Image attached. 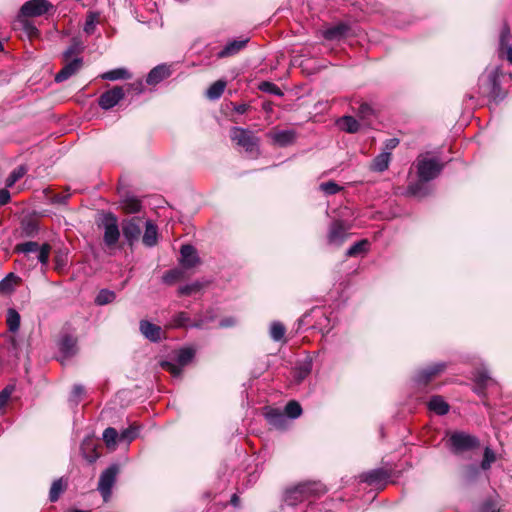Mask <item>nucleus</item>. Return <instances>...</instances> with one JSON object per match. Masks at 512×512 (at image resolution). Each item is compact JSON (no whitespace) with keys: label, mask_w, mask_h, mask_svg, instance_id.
Listing matches in <instances>:
<instances>
[{"label":"nucleus","mask_w":512,"mask_h":512,"mask_svg":"<svg viewBox=\"0 0 512 512\" xmlns=\"http://www.w3.org/2000/svg\"><path fill=\"white\" fill-rule=\"evenodd\" d=\"M14 252L23 254V258L19 261L20 263L28 265L29 268H34L37 263H40L42 271H46L49 263L51 245L48 243L39 245L35 241H26L18 243L14 248Z\"/></svg>","instance_id":"f257e3e1"},{"label":"nucleus","mask_w":512,"mask_h":512,"mask_svg":"<svg viewBox=\"0 0 512 512\" xmlns=\"http://www.w3.org/2000/svg\"><path fill=\"white\" fill-rule=\"evenodd\" d=\"M325 487L319 482H305L299 483L296 486L286 489L282 510L286 507H295L304 501L310 500L312 497H317L325 493Z\"/></svg>","instance_id":"f03ea898"},{"label":"nucleus","mask_w":512,"mask_h":512,"mask_svg":"<svg viewBox=\"0 0 512 512\" xmlns=\"http://www.w3.org/2000/svg\"><path fill=\"white\" fill-rule=\"evenodd\" d=\"M417 175L421 181H431L436 178L443 169V164L435 157L419 155L416 160Z\"/></svg>","instance_id":"7ed1b4c3"},{"label":"nucleus","mask_w":512,"mask_h":512,"mask_svg":"<svg viewBox=\"0 0 512 512\" xmlns=\"http://www.w3.org/2000/svg\"><path fill=\"white\" fill-rule=\"evenodd\" d=\"M99 226L103 228L104 244L107 247L115 246L120 239V230L117 217L111 212L103 213Z\"/></svg>","instance_id":"20e7f679"},{"label":"nucleus","mask_w":512,"mask_h":512,"mask_svg":"<svg viewBox=\"0 0 512 512\" xmlns=\"http://www.w3.org/2000/svg\"><path fill=\"white\" fill-rule=\"evenodd\" d=\"M195 355V350L192 348H182L177 352L176 361H162L161 367L168 371L174 378H180L182 374V367L192 361Z\"/></svg>","instance_id":"39448f33"},{"label":"nucleus","mask_w":512,"mask_h":512,"mask_svg":"<svg viewBox=\"0 0 512 512\" xmlns=\"http://www.w3.org/2000/svg\"><path fill=\"white\" fill-rule=\"evenodd\" d=\"M230 136L237 145L243 147L247 152L254 153L258 151V139L251 131L239 127H233L231 129Z\"/></svg>","instance_id":"423d86ee"},{"label":"nucleus","mask_w":512,"mask_h":512,"mask_svg":"<svg viewBox=\"0 0 512 512\" xmlns=\"http://www.w3.org/2000/svg\"><path fill=\"white\" fill-rule=\"evenodd\" d=\"M118 471V466L113 464L105 469L100 475L98 490L102 495L104 502H108L111 497L112 488L116 482Z\"/></svg>","instance_id":"0eeeda50"},{"label":"nucleus","mask_w":512,"mask_h":512,"mask_svg":"<svg viewBox=\"0 0 512 512\" xmlns=\"http://www.w3.org/2000/svg\"><path fill=\"white\" fill-rule=\"evenodd\" d=\"M52 9L53 5L48 0H29L21 6L18 18L39 17Z\"/></svg>","instance_id":"6e6552de"},{"label":"nucleus","mask_w":512,"mask_h":512,"mask_svg":"<svg viewBox=\"0 0 512 512\" xmlns=\"http://www.w3.org/2000/svg\"><path fill=\"white\" fill-rule=\"evenodd\" d=\"M449 444L454 453H459L478 447L479 440L477 437L464 432H454L449 438Z\"/></svg>","instance_id":"1a4fd4ad"},{"label":"nucleus","mask_w":512,"mask_h":512,"mask_svg":"<svg viewBox=\"0 0 512 512\" xmlns=\"http://www.w3.org/2000/svg\"><path fill=\"white\" fill-rule=\"evenodd\" d=\"M350 227L344 221H333L328 229L327 242L331 246L340 247L349 237Z\"/></svg>","instance_id":"9d476101"},{"label":"nucleus","mask_w":512,"mask_h":512,"mask_svg":"<svg viewBox=\"0 0 512 512\" xmlns=\"http://www.w3.org/2000/svg\"><path fill=\"white\" fill-rule=\"evenodd\" d=\"M141 219L139 217H132L122 221V232L126 242L129 246H133L141 235Z\"/></svg>","instance_id":"9b49d317"},{"label":"nucleus","mask_w":512,"mask_h":512,"mask_svg":"<svg viewBox=\"0 0 512 512\" xmlns=\"http://www.w3.org/2000/svg\"><path fill=\"white\" fill-rule=\"evenodd\" d=\"M125 96V91L120 86H114L112 89L102 93L98 99V104L103 110H109L116 106Z\"/></svg>","instance_id":"f8f14e48"},{"label":"nucleus","mask_w":512,"mask_h":512,"mask_svg":"<svg viewBox=\"0 0 512 512\" xmlns=\"http://www.w3.org/2000/svg\"><path fill=\"white\" fill-rule=\"evenodd\" d=\"M389 478L390 473L383 468L373 469L360 475L361 482L378 488L385 486Z\"/></svg>","instance_id":"ddd939ff"},{"label":"nucleus","mask_w":512,"mask_h":512,"mask_svg":"<svg viewBox=\"0 0 512 512\" xmlns=\"http://www.w3.org/2000/svg\"><path fill=\"white\" fill-rule=\"evenodd\" d=\"M83 65V59L76 57L71 61H67L64 67L55 75L56 82H63L77 73Z\"/></svg>","instance_id":"4468645a"},{"label":"nucleus","mask_w":512,"mask_h":512,"mask_svg":"<svg viewBox=\"0 0 512 512\" xmlns=\"http://www.w3.org/2000/svg\"><path fill=\"white\" fill-rule=\"evenodd\" d=\"M264 416L268 423L276 429H284L287 426V417L284 411L278 408L266 407Z\"/></svg>","instance_id":"2eb2a0df"},{"label":"nucleus","mask_w":512,"mask_h":512,"mask_svg":"<svg viewBox=\"0 0 512 512\" xmlns=\"http://www.w3.org/2000/svg\"><path fill=\"white\" fill-rule=\"evenodd\" d=\"M445 369L444 363H437L420 370L415 376V382L419 385H427L438 373Z\"/></svg>","instance_id":"dca6fc26"},{"label":"nucleus","mask_w":512,"mask_h":512,"mask_svg":"<svg viewBox=\"0 0 512 512\" xmlns=\"http://www.w3.org/2000/svg\"><path fill=\"white\" fill-rule=\"evenodd\" d=\"M509 39L510 29L507 25H504L499 40V57L506 58L512 63V45L509 43Z\"/></svg>","instance_id":"f3484780"},{"label":"nucleus","mask_w":512,"mask_h":512,"mask_svg":"<svg viewBox=\"0 0 512 512\" xmlns=\"http://www.w3.org/2000/svg\"><path fill=\"white\" fill-rule=\"evenodd\" d=\"M141 333L150 341L158 342L162 338V329L147 320H141L139 323Z\"/></svg>","instance_id":"a211bd4d"},{"label":"nucleus","mask_w":512,"mask_h":512,"mask_svg":"<svg viewBox=\"0 0 512 512\" xmlns=\"http://www.w3.org/2000/svg\"><path fill=\"white\" fill-rule=\"evenodd\" d=\"M171 75L170 67L166 64H160L154 67L146 77L148 85H156Z\"/></svg>","instance_id":"6ab92c4d"},{"label":"nucleus","mask_w":512,"mask_h":512,"mask_svg":"<svg viewBox=\"0 0 512 512\" xmlns=\"http://www.w3.org/2000/svg\"><path fill=\"white\" fill-rule=\"evenodd\" d=\"M499 74L500 68L496 67L488 76V82L490 86L489 97L495 102H498L504 98V95L501 94V87L498 82Z\"/></svg>","instance_id":"aec40b11"},{"label":"nucleus","mask_w":512,"mask_h":512,"mask_svg":"<svg viewBox=\"0 0 512 512\" xmlns=\"http://www.w3.org/2000/svg\"><path fill=\"white\" fill-rule=\"evenodd\" d=\"M142 243L144 246L149 248L156 246L158 243V228L151 220H147L145 222V231L142 236Z\"/></svg>","instance_id":"412c9836"},{"label":"nucleus","mask_w":512,"mask_h":512,"mask_svg":"<svg viewBox=\"0 0 512 512\" xmlns=\"http://www.w3.org/2000/svg\"><path fill=\"white\" fill-rule=\"evenodd\" d=\"M248 39L232 40L228 42L221 51L218 52V58H226L239 53L247 44Z\"/></svg>","instance_id":"4be33fe9"},{"label":"nucleus","mask_w":512,"mask_h":512,"mask_svg":"<svg viewBox=\"0 0 512 512\" xmlns=\"http://www.w3.org/2000/svg\"><path fill=\"white\" fill-rule=\"evenodd\" d=\"M180 255V262L185 268H191L195 266L198 261L196 250L191 245H183L180 249Z\"/></svg>","instance_id":"5701e85b"},{"label":"nucleus","mask_w":512,"mask_h":512,"mask_svg":"<svg viewBox=\"0 0 512 512\" xmlns=\"http://www.w3.org/2000/svg\"><path fill=\"white\" fill-rule=\"evenodd\" d=\"M274 143L281 147L288 146L295 141L296 133L293 130H280L270 134Z\"/></svg>","instance_id":"b1692460"},{"label":"nucleus","mask_w":512,"mask_h":512,"mask_svg":"<svg viewBox=\"0 0 512 512\" xmlns=\"http://www.w3.org/2000/svg\"><path fill=\"white\" fill-rule=\"evenodd\" d=\"M59 350L62 354V358H70L77 352L76 339L71 336H64L59 343Z\"/></svg>","instance_id":"393cba45"},{"label":"nucleus","mask_w":512,"mask_h":512,"mask_svg":"<svg viewBox=\"0 0 512 512\" xmlns=\"http://www.w3.org/2000/svg\"><path fill=\"white\" fill-rule=\"evenodd\" d=\"M348 26L340 23L323 31V37L327 40H338L347 34Z\"/></svg>","instance_id":"a878e982"},{"label":"nucleus","mask_w":512,"mask_h":512,"mask_svg":"<svg viewBox=\"0 0 512 512\" xmlns=\"http://www.w3.org/2000/svg\"><path fill=\"white\" fill-rule=\"evenodd\" d=\"M338 127L347 133H356L360 129V123L352 116H343L337 120Z\"/></svg>","instance_id":"bb28decb"},{"label":"nucleus","mask_w":512,"mask_h":512,"mask_svg":"<svg viewBox=\"0 0 512 512\" xmlns=\"http://www.w3.org/2000/svg\"><path fill=\"white\" fill-rule=\"evenodd\" d=\"M100 77L108 81L127 80L131 78V74L126 68H116L102 73Z\"/></svg>","instance_id":"cd10ccee"},{"label":"nucleus","mask_w":512,"mask_h":512,"mask_svg":"<svg viewBox=\"0 0 512 512\" xmlns=\"http://www.w3.org/2000/svg\"><path fill=\"white\" fill-rule=\"evenodd\" d=\"M285 334L286 328L281 322L273 321L270 324L269 335L273 341L286 343Z\"/></svg>","instance_id":"c85d7f7f"},{"label":"nucleus","mask_w":512,"mask_h":512,"mask_svg":"<svg viewBox=\"0 0 512 512\" xmlns=\"http://www.w3.org/2000/svg\"><path fill=\"white\" fill-rule=\"evenodd\" d=\"M391 159V153L384 151L377 155L372 162V170L377 172H383L388 169Z\"/></svg>","instance_id":"c756f323"},{"label":"nucleus","mask_w":512,"mask_h":512,"mask_svg":"<svg viewBox=\"0 0 512 512\" xmlns=\"http://www.w3.org/2000/svg\"><path fill=\"white\" fill-rule=\"evenodd\" d=\"M428 407L438 415H445L449 411V405L441 396H433L428 402Z\"/></svg>","instance_id":"7c9ffc66"},{"label":"nucleus","mask_w":512,"mask_h":512,"mask_svg":"<svg viewBox=\"0 0 512 512\" xmlns=\"http://www.w3.org/2000/svg\"><path fill=\"white\" fill-rule=\"evenodd\" d=\"M121 207L126 213L134 214L141 210L142 204L138 198L134 196H127L121 201Z\"/></svg>","instance_id":"2f4dec72"},{"label":"nucleus","mask_w":512,"mask_h":512,"mask_svg":"<svg viewBox=\"0 0 512 512\" xmlns=\"http://www.w3.org/2000/svg\"><path fill=\"white\" fill-rule=\"evenodd\" d=\"M84 49L82 40L78 37H74L69 47L63 52V58L65 61L70 60L73 55H79Z\"/></svg>","instance_id":"473e14b6"},{"label":"nucleus","mask_w":512,"mask_h":512,"mask_svg":"<svg viewBox=\"0 0 512 512\" xmlns=\"http://www.w3.org/2000/svg\"><path fill=\"white\" fill-rule=\"evenodd\" d=\"M190 316L187 312L181 311L175 314L170 322L172 328H189L190 327Z\"/></svg>","instance_id":"72a5a7b5"},{"label":"nucleus","mask_w":512,"mask_h":512,"mask_svg":"<svg viewBox=\"0 0 512 512\" xmlns=\"http://www.w3.org/2000/svg\"><path fill=\"white\" fill-rule=\"evenodd\" d=\"M226 87V82L223 80H218L214 82L207 90L206 95L211 100L219 99Z\"/></svg>","instance_id":"f704fd0d"},{"label":"nucleus","mask_w":512,"mask_h":512,"mask_svg":"<svg viewBox=\"0 0 512 512\" xmlns=\"http://www.w3.org/2000/svg\"><path fill=\"white\" fill-rule=\"evenodd\" d=\"M311 363L305 362L297 366L293 371V378L296 383H301L311 373Z\"/></svg>","instance_id":"c9c22d12"},{"label":"nucleus","mask_w":512,"mask_h":512,"mask_svg":"<svg viewBox=\"0 0 512 512\" xmlns=\"http://www.w3.org/2000/svg\"><path fill=\"white\" fill-rule=\"evenodd\" d=\"M116 298V294L114 291L108 290V289H102L99 291L95 298V303L97 305H106L109 303H112Z\"/></svg>","instance_id":"e433bc0d"},{"label":"nucleus","mask_w":512,"mask_h":512,"mask_svg":"<svg viewBox=\"0 0 512 512\" xmlns=\"http://www.w3.org/2000/svg\"><path fill=\"white\" fill-rule=\"evenodd\" d=\"M65 490V484L62 478L55 480L50 488L49 499L51 502H55L59 499L60 495Z\"/></svg>","instance_id":"4c0bfd02"},{"label":"nucleus","mask_w":512,"mask_h":512,"mask_svg":"<svg viewBox=\"0 0 512 512\" xmlns=\"http://www.w3.org/2000/svg\"><path fill=\"white\" fill-rule=\"evenodd\" d=\"M369 242L367 240H360L354 243L349 249L346 251L347 257H355L361 253H364L368 250Z\"/></svg>","instance_id":"58836bf2"},{"label":"nucleus","mask_w":512,"mask_h":512,"mask_svg":"<svg viewBox=\"0 0 512 512\" xmlns=\"http://www.w3.org/2000/svg\"><path fill=\"white\" fill-rule=\"evenodd\" d=\"M7 325L11 332H17L20 327V315L14 309H9L7 313Z\"/></svg>","instance_id":"ea45409f"},{"label":"nucleus","mask_w":512,"mask_h":512,"mask_svg":"<svg viewBox=\"0 0 512 512\" xmlns=\"http://www.w3.org/2000/svg\"><path fill=\"white\" fill-rule=\"evenodd\" d=\"M27 172V168L24 165H20L11 171L6 179V186L12 187L19 179H21Z\"/></svg>","instance_id":"a19ab883"},{"label":"nucleus","mask_w":512,"mask_h":512,"mask_svg":"<svg viewBox=\"0 0 512 512\" xmlns=\"http://www.w3.org/2000/svg\"><path fill=\"white\" fill-rule=\"evenodd\" d=\"M19 278L13 274L9 273L4 279L0 281V292L1 293H9L13 290L14 285L17 283Z\"/></svg>","instance_id":"79ce46f5"},{"label":"nucleus","mask_w":512,"mask_h":512,"mask_svg":"<svg viewBox=\"0 0 512 512\" xmlns=\"http://www.w3.org/2000/svg\"><path fill=\"white\" fill-rule=\"evenodd\" d=\"M285 416L290 419H296L302 414V408L297 401H290L284 409Z\"/></svg>","instance_id":"37998d69"},{"label":"nucleus","mask_w":512,"mask_h":512,"mask_svg":"<svg viewBox=\"0 0 512 512\" xmlns=\"http://www.w3.org/2000/svg\"><path fill=\"white\" fill-rule=\"evenodd\" d=\"M425 182L426 181H421L419 179L418 182L409 184L407 188V193L416 197H422L427 195L426 187L424 184Z\"/></svg>","instance_id":"c03bdc74"},{"label":"nucleus","mask_w":512,"mask_h":512,"mask_svg":"<svg viewBox=\"0 0 512 512\" xmlns=\"http://www.w3.org/2000/svg\"><path fill=\"white\" fill-rule=\"evenodd\" d=\"M103 440L106 443L107 447H114L117 440H119V434L117 430L113 427H108L103 432Z\"/></svg>","instance_id":"a18cd8bd"},{"label":"nucleus","mask_w":512,"mask_h":512,"mask_svg":"<svg viewBox=\"0 0 512 512\" xmlns=\"http://www.w3.org/2000/svg\"><path fill=\"white\" fill-rule=\"evenodd\" d=\"M98 15L95 13H89L86 17L83 30L86 34L92 35L95 32L96 25L98 23Z\"/></svg>","instance_id":"49530a36"},{"label":"nucleus","mask_w":512,"mask_h":512,"mask_svg":"<svg viewBox=\"0 0 512 512\" xmlns=\"http://www.w3.org/2000/svg\"><path fill=\"white\" fill-rule=\"evenodd\" d=\"M183 275L184 272L181 269L175 268L169 270L163 275V282L171 285L176 281L180 280L183 277Z\"/></svg>","instance_id":"de8ad7c7"},{"label":"nucleus","mask_w":512,"mask_h":512,"mask_svg":"<svg viewBox=\"0 0 512 512\" xmlns=\"http://www.w3.org/2000/svg\"><path fill=\"white\" fill-rule=\"evenodd\" d=\"M138 436V428L136 426H130L121 431L119 434V441L130 443Z\"/></svg>","instance_id":"09e8293b"},{"label":"nucleus","mask_w":512,"mask_h":512,"mask_svg":"<svg viewBox=\"0 0 512 512\" xmlns=\"http://www.w3.org/2000/svg\"><path fill=\"white\" fill-rule=\"evenodd\" d=\"M202 287H203L202 283H200L199 281H195L193 283L180 286L178 289V293L180 295L189 296V295H192L193 293L200 291L202 289Z\"/></svg>","instance_id":"8fccbe9b"},{"label":"nucleus","mask_w":512,"mask_h":512,"mask_svg":"<svg viewBox=\"0 0 512 512\" xmlns=\"http://www.w3.org/2000/svg\"><path fill=\"white\" fill-rule=\"evenodd\" d=\"M320 190L323 191L326 195H335L342 188L334 181L323 182L319 186Z\"/></svg>","instance_id":"3c124183"},{"label":"nucleus","mask_w":512,"mask_h":512,"mask_svg":"<svg viewBox=\"0 0 512 512\" xmlns=\"http://www.w3.org/2000/svg\"><path fill=\"white\" fill-rule=\"evenodd\" d=\"M259 87L264 92H267V93H270V94H273L276 96H283L282 90L276 84H274L272 82H268V81L262 82Z\"/></svg>","instance_id":"603ef678"},{"label":"nucleus","mask_w":512,"mask_h":512,"mask_svg":"<svg viewBox=\"0 0 512 512\" xmlns=\"http://www.w3.org/2000/svg\"><path fill=\"white\" fill-rule=\"evenodd\" d=\"M495 454L490 448H486L484 451V457L481 462V468L483 470H488L491 467V464L495 461Z\"/></svg>","instance_id":"864d4df0"},{"label":"nucleus","mask_w":512,"mask_h":512,"mask_svg":"<svg viewBox=\"0 0 512 512\" xmlns=\"http://www.w3.org/2000/svg\"><path fill=\"white\" fill-rule=\"evenodd\" d=\"M83 394H84V387L80 384H76L73 386L69 401L72 402L74 405H77Z\"/></svg>","instance_id":"5fc2aeb1"},{"label":"nucleus","mask_w":512,"mask_h":512,"mask_svg":"<svg viewBox=\"0 0 512 512\" xmlns=\"http://www.w3.org/2000/svg\"><path fill=\"white\" fill-rule=\"evenodd\" d=\"M214 316L213 315H210V316H203V317H200L199 319L195 320V321H191L190 322V327L189 328H198V329H203L206 327V324L208 322H211L214 320Z\"/></svg>","instance_id":"6e6d98bb"},{"label":"nucleus","mask_w":512,"mask_h":512,"mask_svg":"<svg viewBox=\"0 0 512 512\" xmlns=\"http://www.w3.org/2000/svg\"><path fill=\"white\" fill-rule=\"evenodd\" d=\"M14 390L13 386H7L0 392V410L5 407Z\"/></svg>","instance_id":"4d7b16f0"},{"label":"nucleus","mask_w":512,"mask_h":512,"mask_svg":"<svg viewBox=\"0 0 512 512\" xmlns=\"http://www.w3.org/2000/svg\"><path fill=\"white\" fill-rule=\"evenodd\" d=\"M357 114L360 118L366 119L373 114V108L368 103H361L357 110Z\"/></svg>","instance_id":"13d9d810"},{"label":"nucleus","mask_w":512,"mask_h":512,"mask_svg":"<svg viewBox=\"0 0 512 512\" xmlns=\"http://www.w3.org/2000/svg\"><path fill=\"white\" fill-rule=\"evenodd\" d=\"M55 262V270L61 271L67 264V255L66 254H57L54 258Z\"/></svg>","instance_id":"bf43d9fd"},{"label":"nucleus","mask_w":512,"mask_h":512,"mask_svg":"<svg viewBox=\"0 0 512 512\" xmlns=\"http://www.w3.org/2000/svg\"><path fill=\"white\" fill-rule=\"evenodd\" d=\"M490 381V377L486 371H480L475 376V382L478 385L487 386Z\"/></svg>","instance_id":"052dcab7"},{"label":"nucleus","mask_w":512,"mask_h":512,"mask_svg":"<svg viewBox=\"0 0 512 512\" xmlns=\"http://www.w3.org/2000/svg\"><path fill=\"white\" fill-rule=\"evenodd\" d=\"M133 90L136 94H141L144 91L142 80L127 85V91Z\"/></svg>","instance_id":"680f3d73"},{"label":"nucleus","mask_w":512,"mask_h":512,"mask_svg":"<svg viewBox=\"0 0 512 512\" xmlns=\"http://www.w3.org/2000/svg\"><path fill=\"white\" fill-rule=\"evenodd\" d=\"M10 200V193L7 189H0V206L5 205Z\"/></svg>","instance_id":"e2e57ef3"},{"label":"nucleus","mask_w":512,"mask_h":512,"mask_svg":"<svg viewBox=\"0 0 512 512\" xmlns=\"http://www.w3.org/2000/svg\"><path fill=\"white\" fill-rule=\"evenodd\" d=\"M398 144H399V140L397 138L388 139L385 142L386 151L390 152V150H393L394 148H396Z\"/></svg>","instance_id":"0e129e2a"},{"label":"nucleus","mask_w":512,"mask_h":512,"mask_svg":"<svg viewBox=\"0 0 512 512\" xmlns=\"http://www.w3.org/2000/svg\"><path fill=\"white\" fill-rule=\"evenodd\" d=\"M482 512H500L499 509L494 508L491 503H485L482 507Z\"/></svg>","instance_id":"69168bd1"},{"label":"nucleus","mask_w":512,"mask_h":512,"mask_svg":"<svg viewBox=\"0 0 512 512\" xmlns=\"http://www.w3.org/2000/svg\"><path fill=\"white\" fill-rule=\"evenodd\" d=\"M232 325H234V320L232 318L223 319L220 322L221 327H230Z\"/></svg>","instance_id":"338daca9"},{"label":"nucleus","mask_w":512,"mask_h":512,"mask_svg":"<svg viewBox=\"0 0 512 512\" xmlns=\"http://www.w3.org/2000/svg\"><path fill=\"white\" fill-rule=\"evenodd\" d=\"M486 386L478 385L476 384V387L474 388V392L477 393L480 396L484 395V389Z\"/></svg>","instance_id":"774afa93"}]
</instances>
